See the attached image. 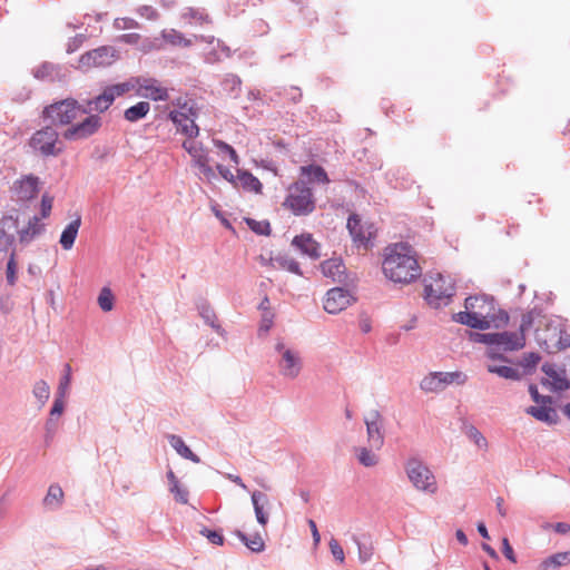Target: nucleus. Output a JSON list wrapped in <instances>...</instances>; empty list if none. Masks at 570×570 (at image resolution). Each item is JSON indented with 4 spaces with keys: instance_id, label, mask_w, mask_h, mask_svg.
<instances>
[{
    "instance_id": "4468645a",
    "label": "nucleus",
    "mask_w": 570,
    "mask_h": 570,
    "mask_svg": "<svg viewBox=\"0 0 570 570\" xmlns=\"http://www.w3.org/2000/svg\"><path fill=\"white\" fill-rule=\"evenodd\" d=\"M39 185V177L30 174L14 181L12 189L20 202H29L38 196L40 191Z\"/></svg>"
},
{
    "instance_id": "8fccbe9b",
    "label": "nucleus",
    "mask_w": 570,
    "mask_h": 570,
    "mask_svg": "<svg viewBox=\"0 0 570 570\" xmlns=\"http://www.w3.org/2000/svg\"><path fill=\"white\" fill-rule=\"evenodd\" d=\"M163 39L159 37H149L141 38L139 50L144 53H149L151 51H158L163 49Z\"/></svg>"
},
{
    "instance_id": "5701e85b",
    "label": "nucleus",
    "mask_w": 570,
    "mask_h": 570,
    "mask_svg": "<svg viewBox=\"0 0 570 570\" xmlns=\"http://www.w3.org/2000/svg\"><path fill=\"white\" fill-rule=\"evenodd\" d=\"M250 499L257 523L265 527L268 523V513L265 511V507L269 505L268 497L261 491H254Z\"/></svg>"
},
{
    "instance_id": "f257e3e1",
    "label": "nucleus",
    "mask_w": 570,
    "mask_h": 570,
    "mask_svg": "<svg viewBox=\"0 0 570 570\" xmlns=\"http://www.w3.org/2000/svg\"><path fill=\"white\" fill-rule=\"evenodd\" d=\"M465 311L454 313L452 321L471 330H500L508 326L509 313L497 306L495 298L488 294L470 295L464 301Z\"/></svg>"
},
{
    "instance_id": "ea45409f",
    "label": "nucleus",
    "mask_w": 570,
    "mask_h": 570,
    "mask_svg": "<svg viewBox=\"0 0 570 570\" xmlns=\"http://www.w3.org/2000/svg\"><path fill=\"white\" fill-rule=\"evenodd\" d=\"M440 374L441 372H431L429 375L424 376L420 383L421 390L426 393L441 392L443 390V384Z\"/></svg>"
},
{
    "instance_id": "c9c22d12",
    "label": "nucleus",
    "mask_w": 570,
    "mask_h": 570,
    "mask_svg": "<svg viewBox=\"0 0 570 570\" xmlns=\"http://www.w3.org/2000/svg\"><path fill=\"white\" fill-rule=\"evenodd\" d=\"M353 541L357 546L360 561L362 563L370 561L374 551L370 535L364 534L362 538L353 535Z\"/></svg>"
},
{
    "instance_id": "6ab92c4d",
    "label": "nucleus",
    "mask_w": 570,
    "mask_h": 570,
    "mask_svg": "<svg viewBox=\"0 0 570 570\" xmlns=\"http://www.w3.org/2000/svg\"><path fill=\"white\" fill-rule=\"evenodd\" d=\"M196 309L205 324L210 326L218 335L224 336L225 330L219 324L216 313L209 302L204 297H198L195 302Z\"/></svg>"
},
{
    "instance_id": "338daca9",
    "label": "nucleus",
    "mask_w": 570,
    "mask_h": 570,
    "mask_svg": "<svg viewBox=\"0 0 570 570\" xmlns=\"http://www.w3.org/2000/svg\"><path fill=\"white\" fill-rule=\"evenodd\" d=\"M57 426H58V423H57L56 419H47L46 424H45V430H46L45 443H46V445H49L51 443V441L56 434Z\"/></svg>"
},
{
    "instance_id": "cd10ccee",
    "label": "nucleus",
    "mask_w": 570,
    "mask_h": 570,
    "mask_svg": "<svg viewBox=\"0 0 570 570\" xmlns=\"http://www.w3.org/2000/svg\"><path fill=\"white\" fill-rule=\"evenodd\" d=\"M63 491L59 484H51L48 488L47 494L45 495L42 503L51 511L58 510L62 505Z\"/></svg>"
},
{
    "instance_id": "7c9ffc66",
    "label": "nucleus",
    "mask_w": 570,
    "mask_h": 570,
    "mask_svg": "<svg viewBox=\"0 0 570 570\" xmlns=\"http://www.w3.org/2000/svg\"><path fill=\"white\" fill-rule=\"evenodd\" d=\"M234 534L239 539L242 543L246 546V548H248L254 553H261L266 548L265 542L259 533H255L249 537L240 530H235Z\"/></svg>"
},
{
    "instance_id": "0e129e2a",
    "label": "nucleus",
    "mask_w": 570,
    "mask_h": 570,
    "mask_svg": "<svg viewBox=\"0 0 570 570\" xmlns=\"http://www.w3.org/2000/svg\"><path fill=\"white\" fill-rule=\"evenodd\" d=\"M209 158L208 156L206 158L198 159V164L196 166L199 168L200 173L206 177L208 181H212L217 176L214 171V169L208 164Z\"/></svg>"
},
{
    "instance_id": "4d7b16f0",
    "label": "nucleus",
    "mask_w": 570,
    "mask_h": 570,
    "mask_svg": "<svg viewBox=\"0 0 570 570\" xmlns=\"http://www.w3.org/2000/svg\"><path fill=\"white\" fill-rule=\"evenodd\" d=\"M540 360H541V356L539 353L529 352L523 355L520 364L524 368L525 373H530L532 370L535 368V366L538 365Z\"/></svg>"
},
{
    "instance_id": "a18cd8bd",
    "label": "nucleus",
    "mask_w": 570,
    "mask_h": 570,
    "mask_svg": "<svg viewBox=\"0 0 570 570\" xmlns=\"http://www.w3.org/2000/svg\"><path fill=\"white\" fill-rule=\"evenodd\" d=\"M98 305L102 312H110L115 306V295L108 286H104L97 298Z\"/></svg>"
},
{
    "instance_id": "412c9836",
    "label": "nucleus",
    "mask_w": 570,
    "mask_h": 570,
    "mask_svg": "<svg viewBox=\"0 0 570 570\" xmlns=\"http://www.w3.org/2000/svg\"><path fill=\"white\" fill-rule=\"evenodd\" d=\"M321 271L325 277L333 282L345 283L347 279L346 268L342 258H330L321 263Z\"/></svg>"
},
{
    "instance_id": "1a4fd4ad",
    "label": "nucleus",
    "mask_w": 570,
    "mask_h": 570,
    "mask_svg": "<svg viewBox=\"0 0 570 570\" xmlns=\"http://www.w3.org/2000/svg\"><path fill=\"white\" fill-rule=\"evenodd\" d=\"M118 58L117 50L111 46H101L80 56L79 68L108 67Z\"/></svg>"
},
{
    "instance_id": "052dcab7",
    "label": "nucleus",
    "mask_w": 570,
    "mask_h": 570,
    "mask_svg": "<svg viewBox=\"0 0 570 570\" xmlns=\"http://www.w3.org/2000/svg\"><path fill=\"white\" fill-rule=\"evenodd\" d=\"M185 19H193L199 21V23L209 22V16L204 11L196 8H187L184 12Z\"/></svg>"
},
{
    "instance_id": "5fc2aeb1",
    "label": "nucleus",
    "mask_w": 570,
    "mask_h": 570,
    "mask_svg": "<svg viewBox=\"0 0 570 570\" xmlns=\"http://www.w3.org/2000/svg\"><path fill=\"white\" fill-rule=\"evenodd\" d=\"M70 383H71V366L68 363H66L65 368H63V374L61 375V377L59 380V385H58L56 394L66 397L67 391L70 386Z\"/></svg>"
},
{
    "instance_id": "7ed1b4c3",
    "label": "nucleus",
    "mask_w": 570,
    "mask_h": 570,
    "mask_svg": "<svg viewBox=\"0 0 570 570\" xmlns=\"http://www.w3.org/2000/svg\"><path fill=\"white\" fill-rule=\"evenodd\" d=\"M525 346V336L517 332H493L492 345L490 352L485 355L490 360L510 362L505 356L508 352H514Z\"/></svg>"
},
{
    "instance_id": "680f3d73",
    "label": "nucleus",
    "mask_w": 570,
    "mask_h": 570,
    "mask_svg": "<svg viewBox=\"0 0 570 570\" xmlns=\"http://www.w3.org/2000/svg\"><path fill=\"white\" fill-rule=\"evenodd\" d=\"M63 411H65V396H60V395L56 394L48 419L57 420V417H59L63 413Z\"/></svg>"
},
{
    "instance_id": "f03ea898",
    "label": "nucleus",
    "mask_w": 570,
    "mask_h": 570,
    "mask_svg": "<svg viewBox=\"0 0 570 570\" xmlns=\"http://www.w3.org/2000/svg\"><path fill=\"white\" fill-rule=\"evenodd\" d=\"M382 269L394 283L410 284L421 276V267L412 246L403 242L385 248Z\"/></svg>"
},
{
    "instance_id": "6e6552de",
    "label": "nucleus",
    "mask_w": 570,
    "mask_h": 570,
    "mask_svg": "<svg viewBox=\"0 0 570 570\" xmlns=\"http://www.w3.org/2000/svg\"><path fill=\"white\" fill-rule=\"evenodd\" d=\"M58 137V131L52 126H46L32 135L30 146L42 156H58L61 153V149L56 147Z\"/></svg>"
},
{
    "instance_id": "69168bd1",
    "label": "nucleus",
    "mask_w": 570,
    "mask_h": 570,
    "mask_svg": "<svg viewBox=\"0 0 570 570\" xmlns=\"http://www.w3.org/2000/svg\"><path fill=\"white\" fill-rule=\"evenodd\" d=\"M52 204H53V197L50 196L48 193H45L41 196V202H40V218H47L50 215L51 209H52Z\"/></svg>"
},
{
    "instance_id": "0eeeda50",
    "label": "nucleus",
    "mask_w": 570,
    "mask_h": 570,
    "mask_svg": "<svg viewBox=\"0 0 570 570\" xmlns=\"http://www.w3.org/2000/svg\"><path fill=\"white\" fill-rule=\"evenodd\" d=\"M101 126L102 119L98 114L89 115L83 120L67 128L62 136L69 141L86 140L96 135L100 130Z\"/></svg>"
},
{
    "instance_id": "f3484780",
    "label": "nucleus",
    "mask_w": 570,
    "mask_h": 570,
    "mask_svg": "<svg viewBox=\"0 0 570 570\" xmlns=\"http://www.w3.org/2000/svg\"><path fill=\"white\" fill-rule=\"evenodd\" d=\"M292 246L313 261L321 257V245L309 233L296 235L292 239Z\"/></svg>"
},
{
    "instance_id": "393cba45",
    "label": "nucleus",
    "mask_w": 570,
    "mask_h": 570,
    "mask_svg": "<svg viewBox=\"0 0 570 570\" xmlns=\"http://www.w3.org/2000/svg\"><path fill=\"white\" fill-rule=\"evenodd\" d=\"M40 219L37 215L29 218L28 225L19 230L20 243L28 244L45 230V224Z\"/></svg>"
},
{
    "instance_id": "e2e57ef3",
    "label": "nucleus",
    "mask_w": 570,
    "mask_h": 570,
    "mask_svg": "<svg viewBox=\"0 0 570 570\" xmlns=\"http://www.w3.org/2000/svg\"><path fill=\"white\" fill-rule=\"evenodd\" d=\"M169 492L174 494V498L177 502L181 504L188 503L189 492L186 488H183L179 483L174 484V487H169Z\"/></svg>"
},
{
    "instance_id": "dca6fc26",
    "label": "nucleus",
    "mask_w": 570,
    "mask_h": 570,
    "mask_svg": "<svg viewBox=\"0 0 570 570\" xmlns=\"http://www.w3.org/2000/svg\"><path fill=\"white\" fill-rule=\"evenodd\" d=\"M168 119L176 126L179 132L189 139L196 138L199 135V127L195 122V119H189L186 112L176 109L170 110Z\"/></svg>"
},
{
    "instance_id": "4c0bfd02",
    "label": "nucleus",
    "mask_w": 570,
    "mask_h": 570,
    "mask_svg": "<svg viewBox=\"0 0 570 570\" xmlns=\"http://www.w3.org/2000/svg\"><path fill=\"white\" fill-rule=\"evenodd\" d=\"M487 370L489 373L497 374L498 376L511 380V381H520L522 379V374L515 367L508 365H488Z\"/></svg>"
},
{
    "instance_id": "c03bdc74",
    "label": "nucleus",
    "mask_w": 570,
    "mask_h": 570,
    "mask_svg": "<svg viewBox=\"0 0 570 570\" xmlns=\"http://www.w3.org/2000/svg\"><path fill=\"white\" fill-rule=\"evenodd\" d=\"M273 261L281 268L286 269V271H288V272H291V273H293L295 275L303 276V272L301 269L299 264L295 259L288 257L287 255L279 254V255L275 256L273 258Z\"/></svg>"
},
{
    "instance_id": "9b49d317",
    "label": "nucleus",
    "mask_w": 570,
    "mask_h": 570,
    "mask_svg": "<svg viewBox=\"0 0 570 570\" xmlns=\"http://www.w3.org/2000/svg\"><path fill=\"white\" fill-rule=\"evenodd\" d=\"M355 298L343 287H333L327 291L324 299V309L328 314H337L346 308Z\"/></svg>"
},
{
    "instance_id": "de8ad7c7",
    "label": "nucleus",
    "mask_w": 570,
    "mask_h": 570,
    "mask_svg": "<svg viewBox=\"0 0 570 570\" xmlns=\"http://www.w3.org/2000/svg\"><path fill=\"white\" fill-rule=\"evenodd\" d=\"M183 148L193 157L195 165L198 164V159L207 157L202 142L186 140Z\"/></svg>"
},
{
    "instance_id": "a19ab883",
    "label": "nucleus",
    "mask_w": 570,
    "mask_h": 570,
    "mask_svg": "<svg viewBox=\"0 0 570 570\" xmlns=\"http://www.w3.org/2000/svg\"><path fill=\"white\" fill-rule=\"evenodd\" d=\"M0 230H3L6 234L17 233L19 235V213L17 209L10 210L1 218Z\"/></svg>"
},
{
    "instance_id": "aec40b11",
    "label": "nucleus",
    "mask_w": 570,
    "mask_h": 570,
    "mask_svg": "<svg viewBox=\"0 0 570 570\" xmlns=\"http://www.w3.org/2000/svg\"><path fill=\"white\" fill-rule=\"evenodd\" d=\"M346 227L354 243L365 246L368 244L372 233L365 229L358 214L353 213L348 216Z\"/></svg>"
},
{
    "instance_id": "b1692460",
    "label": "nucleus",
    "mask_w": 570,
    "mask_h": 570,
    "mask_svg": "<svg viewBox=\"0 0 570 570\" xmlns=\"http://www.w3.org/2000/svg\"><path fill=\"white\" fill-rule=\"evenodd\" d=\"M547 331L552 332L550 340L557 338L556 347L558 351L570 347V335L566 333L560 320L549 321L547 323Z\"/></svg>"
},
{
    "instance_id": "4be33fe9",
    "label": "nucleus",
    "mask_w": 570,
    "mask_h": 570,
    "mask_svg": "<svg viewBox=\"0 0 570 570\" xmlns=\"http://www.w3.org/2000/svg\"><path fill=\"white\" fill-rule=\"evenodd\" d=\"M527 413L532 415L538 421L547 424H557L559 421L558 412L551 406V403H540L538 406H530Z\"/></svg>"
},
{
    "instance_id": "09e8293b",
    "label": "nucleus",
    "mask_w": 570,
    "mask_h": 570,
    "mask_svg": "<svg viewBox=\"0 0 570 570\" xmlns=\"http://www.w3.org/2000/svg\"><path fill=\"white\" fill-rule=\"evenodd\" d=\"M466 338L472 343H480L487 346V352H490L492 345L493 333H481L476 331H466Z\"/></svg>"
},
{
    "instance_id": "79ce46f5",
    "label": "nucleus",
    "mask_w": 570,
    "mask_h": 570,
    "mask_svg": "<svg viewBox=\"0 0 570 570\" xmlns=\"http://www.w3.org/2000/svg\"><path fill=\"white\" fill-rule=\"evenodd\" d=\"M462 431L469 438V440L472 441L478 448H480V449L488 448L487 439L473 424H470L466 421H463Z\"/></svg>"
},
{
    "instance_id": "6e6d98bb",
    "label": "nucleus",
    "mask_w": 570,
    "mask_h": 570,
    "mask_svg": "<svg viewBox=\"0 0 570 570\" xmlns=\"http://www.w3.org/2000/svg\"><path fill=\"white\" fill-rule=\"evenodd\" d=\"M214 145L220 153L226 154L235 165L239 164L240 158L233 146L219 139H214Z\"/></svg>"
},
{
    "instance_id": "603ef678",
    "label": "nucleus",
    "mask_w": 570,
    "mask_h": 570,
    "mask_svg": "<svg viewBox=\"0 0 570 570\" xmlns=\"http://www.w3.org/2000/svg\"><path fill=\"white\" fill-rule=\"evenodd\" d=\"M135 86H136V82L134 80V77H131L127 81L108 85L107 87H108L109 91L112 94L114 98L116 99L117 97H121L125 94L129 92L131 89L135 88Z\"/></svg>"
},
{
    "instance_id": "37998d69",
    "label": "nucleus",
    "mask_w": 570,
    "mask_h": 570,
    "mask_svg": "<svg viewBox=\"0 0 570 570\" xmlns=\"http://www.w3.org/2000/svg\"><path fill=\"white\" fill-rule=\"evenodd\" d=\"M244 222L256 235L269 236L272 233L271 223L267 219L256 220L250 217H245Z\"/></svg>"
},
{
    "instance_id": "a211bd4d",
    "label": "nucleus",
    "mask_w": 570,
    "mask_h": 570,
    "mask_svg": "<svg viewBox=\"0 0 570 570\" xmlns=\"http://www.w3.org/2000/svg\"><path fill=\"white\" fill-rule=\"evenodd\" d=\"M302 370V360L297 352L293 350H284L279 362V372L284 377L295 379Z\"/></svg>"
},
{
    "instance_id": "774afa93",
    "label": "nucleus",
    "mask_w": 570,
    "mask_h": 570,
    "mask_svg": "<svg viewBox=\"0 0 570 570\" xmlns=\"http://www.w3.org/2000/svg\"><path fill=\"white\" fill-rule=\"evenodd\" d=\"M328 546H330L331 553L333 554L335 560L343 563L345 560V556H344L343 548L340 546L338 541L336 539L332 538L330 540Z\"/></svg>"
},
{
    "instance_id": "49530a36",
    "label": "nucleus",
    "mask_w": 570,
    "mask_h": 570,
    "mask_svg": "<svg viewBox=\"0 0 570 570\" xmlns=\"http://www.w3.org/2000/svg\"><path fill=\"white\" fill-rule=\"evenodd\" d=\"M443 390L450 384L463 385L468 381V375L461 371L441 372Z\"/></svg>"
},
{
    "instance_id": "39448f33",
    "label": "nucleus",
    "mask_w": 570,
    "mask_h": 570,
    "mask_svg": "<svg viewBox=\"0 0 570 570\" xmlns=\"http://www.w3.org/2000/svg\"><path fill=\"white\" fill-rule=\"evenodd\" d=\"M454 294V284L451 281H446L441 274H438L435 284L424 285V299L433 308L449 305Z\"/></svg>"
},
{
    "instance_id": "2f4dec72",
    "label": "nucleus",
    "mask_w": 570,
    "mask_h": 570,
    "mask_svg": "<svg viewBox=\"0 0 570 570\" xmlns=\"http://www.w3.org/2000/svg\"><path fill=\"white\" fill-rule=\"evenodd\" d=\"M301 170L303 175L307 176L311 183L327 184L330 181L326 170L321 165L312 164L303 166Z\"/></svg>"
},
{
    "instance_id": "9d476101",
    "label": "nucleus",
    "mask_w": 570,
    "mask_h": 570,
    "mask_svg": "<svg viewBox=\"0 0 570 570\" xmlns=\"http://www.w3.org/2000/svg\"><path fill=\"white\" fill-rule=\"evenodd\" d=\"M295 216H306L314 212L315 203L311 188L303 187L298 194L291 193L284 203Z\"/></svg>"
},
{
    "instance_id": "bf43d9fd",
    "label": "nucleus",
    "mask_w": 570,
    "mask_h": 570,
    "mask_svg": "<svg viewBox=\"0 0 570 570\" xmlns=\"http://www.w3.org/2000/svg\"><path fill=\"white\" fill-rule=\"evenodd\" d=\"M7 282L9 285H14L17 279V263H16V253L14 249L11 250L10 257L7 262Z\"/></svg>"
},
{
    "instance_id": "72a5a7b5",
    "label": "nucleus",
    "mask_w": 570,
    "mask_h": 570,
    "mask_svg": "<svg viewBox=\"0 0 570 570\" xmlns=\"http://www.w3.org/2000/svg\"><path fill=\"white\" fill-rule=\"evenodd\" d=\"M114 101L115 98L107 86L99 95L91 98V105H94L95 112L98 115L106 112L112 106Z\"/></svg>"
},
{
    "instance_id": "a878e982",
    "label": "nucleus",
    "mask_w": 570,
    "mask_h": 570,
    "mask_svg": "<svg viewBox=\"0 0 570 570\" xmlns=\"http://www.w3.org/2000/svg\"><path fill=\"white\" fill-rule=\"evenodd\" d=\"M81 225V217L77 216L76 219L71 220L62 230L59 244L66 250H69L73 247L79 228Z\"/></svg>"
},
{
    "instance_id": "c756f323",
    "label": "nucleus",
    "mask_w": 570,
    "mask_h": 570,
    "mask_svg": "<svg viewBox=\"0 0 570 570\" xmlns=\"http://www.w3.org/2000/svg\"><path fill=\"white\" fill-rule=\"evenodd\" d=\"M237 181L240 183L242 187L247 191H254L261 194L263 185L259 179L254 176L249 170L237 169Z\"/></svg>"
},
{
    "instance_id": "473e14b6",
    "label": "nucleus",
    "mask_w": 570,
    "mask_h": 570,
    "mask_svg": "<svg viewBox=\"0 0 570 570\" xmlns=\"http://www.w3.org/2000/svg\"><path fill=\"white\" fill-rule=\"evenodd\" d=\"M542 371L552 380L553 391L562 392L570 387L569 380L562 376L552 365L543 364Z\"/></svg>"
},
{
    "instance_id": "bb28decb",
    "label": "nucleus",
    "mask_w": 570,
    "mask_h": 570,
    "mask_svg": "<svg viewBox=\"0 0 570 570\" xmlns=\"http://www.w3.org/2000/svg\"><path fill=\"white\" fill-rule=\"evenodd\" d=\"M167 440L173 449L179 454L181 458L189 460L194 463H200V458L195 454L190 448L185 443V441L176 434H168Z\"/></svg>"
},
{
    "instance_id": "864d4df0",
    "label": "nucleus",
    "mask_w": 570,
    "mask_h": 570,
    "mask_svg": "<svg viewBox=\"0 0 570 570\" xmlns=\"http://www.w3.org/2000/svg\"><path fill=\"white\" fill-rule=\"evenodd\" d=\"M35 397L40 402V405H45L50 395V387L46 381L40 380L36 382L32 391Z\"/></svg>"
},
{
    "instance_id": "f8f14e48",
    "label": "nucleus",
    "mask_w": 570,
    "mask_h": 570,
    "mask_svg": "<svg viewBox=\"0 0 570 570\" xmlns=\"http://www.w3.org/2000/svg\"><path fill=\"white\" fill-rule=\"evenodd\" d=\"M368 442L372 448L380 450L384 444V433L382 416L377 410L370 412L368 416L364 419Z\"/></svg>"
},
{
    "instance_id": "e433bc0d",
    "label": "nucleus",
    "mask_w": 570,
    "mask_h": 570,
    "mask_svg": "<svg viewBox=\"0 0 570 570\" xmlns=\"http://www.w3.org/2000/svg\"><path fill=\"white\" fill-rule=\"evenodd\" d=\"M570 564V551L557 552L544 559L541 564V570H549L550 567L557 570L559 567Z\"/></svg>"
},
{
    "instance_id": "423d86ee",
    "label": "nucleus",
    "mask_w": 570,
    "mask_h": 570,
    "mask_svg": "<svg viewBox=\"0 0 570 570\" xmlns=\"http://www.w3.org/2000/svg\"><path fill=\"white\" fill-rule=\"evenodd\" d=\"M78 116L79 101L75 98L56 101L43 109V117L59 125H70Z\"/></svg>"
},
{
    "instance_id": "13d9d810",
    "label": "nucleus",
    "mask_w": 570,
    "mask_h": 570,
    "mask_svg": "<svg viewBox=\"0 0 570 570\" xmlns=\"http://www.w3.org/2000/svg\"><path fill=\"white\" fill-rule=\"evenodd\" d=\"M199 534L207 538L208 541L215 546H223L225 542V538H224L223 533L218 530H210L206 527H203L199 530Z\"/></svg>"
},
{
    "instance_id": "3c124183",
    "label": "nucleus",
    "mask_w": 570,
    "mask_h": 570,
    "mask_svg": "<svg viewBox=\"0 0 570 570\" xmlns=\"http://www.w3.org/2000/svg\"><path fill=\"white\" fill-rule=\"evenodd\" d=\"M357 460L365 468H372L379 462L377 455L367 448L357 449Z\"/></svg>"
},
{
    "instance_id": "20e7f679",
    "label": "nucleus",
    "mask_w": 570,
    "mask_h": 570,
    "mask_svg": "<svg viewBox=\"0 0 570 570\" xmlns=\"http://www.w3.org/2000/svg\"><path fill=\"white\" fill-rule=\"evenodd\" d=\"M404 468L409 480L416 490L431 494L436 492L435 476L420 459H409Z\"/></svg>"
},
{
    "instance_id": "2eb2a0df",
    "label": "nucleus",
    "mask_w": 570,
    "mask_h": 570,
    "mask_svg": "<svg viewBox=\"0 0 570 570\" xmlns=\"http://www.w3.org/2000/svg\"><path fill=\"white\" fill-rule=\"evenodd\" d=\"M134 80L140 89L148 91L146 94L138 92L139 96L151 99L154 101H166L169 99L167 88L159 86L157 79L138 76L134 77Z\"/></svg>"
},
{
    "instance_id": "c85d7f7f",
    "label": "nucleus",
    "mask_w": 570,
    "mask_h": 570,
    "mask_svg": "<svg viewBox=\"0 0 570 570\" xmlns=\"http://www.w3.org/2000/svg\"><path fill=\"white\" fill-rule=\"evenodd\" d=\"M149 111L150 104L148 101H138L137 104L125 109L124 119L128 122H137L146 118Z\"/></svg>"
},
{
    "instance_id": "ddd939ff",
    "label": "nucleus",
    "mask_w": 570,
    "mask_h": 570,
    "mask_svg": "<svg viewBox=\"0 0 570 570\" xmlns=\"http://www.w3.org/2000/svg\"><path fill=\"white\" fill-rule=\"evenodd\" d=\"M68 67L49 61L42 62L38 68L32 70V76L41 81H59L66 80Z\"/></svg>"
},
{
    "instance_id": "58836bf2",
    "label": "nucleus",
    "mask_w": 570,
    "mask_h": 570,
    "mask_svg": "<svg viewBox=\"0 0 570 570\" xmlns=\"http://www.w3.org/2000/svg\"><path fill=\"white\" fill-rule=\"evenodd\" d=\"M222 88L228 96L236 99L242 90V79L237 75L227 73L222 81Z\"/></svg>"
},
{
    "instance_id": "f704fd0d",
    "label": "nucleus",
    "mask_w": 570,
    "mask_h": 570,
    "mask_svg": "<svg viewBox=\"0 0 570 570\" xmlns=\"http://www.w3.org/2000/svg\"><path fill=\"white\" fill-rule=\"evenodd\" d=\"M160 38L163 39V45L167 42L171 46L184 48L190 47L193 45L190 39H187L184 33L177 31L176 29L163 30Z\"/></svg>"
}]
</instances>
